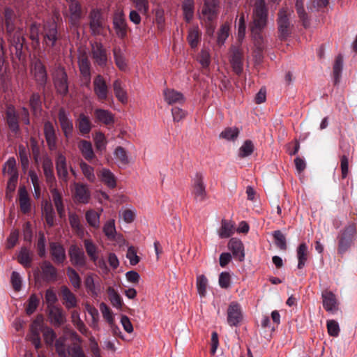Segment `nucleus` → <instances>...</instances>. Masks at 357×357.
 Listing matches in <instances>:
<instances>
[{
    "label": "nucleus",
    "instance_id": "50",
    "mask_svg": "<svg viewBox=\"0 0 357 357\" xmlns=\"http://www.w3.org/2000/svg\"><path fill=\"white\" fill-rule=\"evenodd\" d=\"M66 273L72 286L78 289L81 287L82 280L77 272L72 267L67 268Z\"/></svg>",
    "mask_w": 357,
    "mask_h": 357
},
{
    "label": "nucleus",
    "instance_id": "60",
    "mask_svg": "<svg viewBox=\"0 0 357 357\" xmlns=\"http://www.w3.org/2000/svg\"><path fill=\"white\" fill-rule=\"evenodd\" d=\"M39 298L36 294H31L27 301V305L26 307V313L28 315L33 314L37 309L39 305Z\"/></svg>",
    "mask_w": 357,
    "mask_h": 357
},
{
    "label": "nucleus",
    "instance_id": "7",
    "mask_svg": "<svg viewBox=\"0 0 357 357\" xmlns=\"http://www.w3.org/2000/svg\"><path fill=\"white\" fill-rule=\"evenodd\" d=\"M192 195L197 202H202L207 198L204 176L201 173H196L192 180Z\"/></svg>",
    "mask_w": 357,
    "mask_h": 357
},
{
    "label": "nucleus",
    "instance_id": "18",
    "mask_svg": "<svg viewBox=\"0 0 357 357\" xmlns=\"http://www.w3.org/2000/svg\"><path fill=\"white\" fill-rule=\"evenodd\" d=\"M6 120L10 130L17 133L20 130L19 115L13 105H8L6 109Z\"/></svg>",
    "mask_w": 357,
    "mask_h": 357
},
{
    "label": "nucleus",
    "instance_id": "43",
    "mask_svg": "<svg viewBox=\"0 0 357 357\" xmlns=\"http://www.w3.org/2000/svg\"><path fill=\"white\" fill-rule=\"evenodd\" d=\"M29 106L33 115L36 116L42 110V101L38 93H33L30 97Z\"/></svg>",
    "mask_w": 357,
    "mask_h": 357
},
{
    "label": "nucleus",
    "instance_id": "4",
    "mask_svg": "<svg viewBox=\"0 0 357 357\" xmlns=\"http://www.w3.org/2000/svg\"><path fill=\"white\" fill-rule=\"evenodd\" d=\"M52 79L56 93L65 97L69 92V82L65 68L61 65L55 67L52 73Z\"/></svg>",
    "mask_w": 357,
    "mask_h": 357
},
{
    "label": "nucleus",
    "instance_id": "36",
    "mask_svg": "<svg viewBox=\"0 0 357 357\" xmlns=\"http://www.w3.org/2000/svg\"><path fill=\"white\" fill-rule=\"evenodd\" d=\"M165 99L169 105L174 103H183L185 98L183 95L174 89H166L164 91Z\"/></svg>",
    "mask_w": 357,
    "mask_h": 357
},
{
    "label": "nucleus",
    "instance_id": "28",
    "mask_svg": "<svg viewBox=\"0 0 357 357\" xmlns=\"http://www.w3.org/2000/svg\"><path fill=\"white\" fill-rule=\"evenodd\" d=\"M61 295L63 298V304L67 309L74 308L77 306L76 296L66 286L61 287Z\"/></svg>",
    "mask_w": 357,
    "mask_h": 357
},
{
    "label": "nucleus",
    "instance_id": "61",
    "mask_svg": "<svg viewBox=\"0 0 357 357\" xmlns=\"http://www.w3.org/2000/svg\"><path fill=\"white\" fill-rule=\"evenodd\" d=\"M100 310L102 314L103 318L108 322L111 327H113L114 318L109 307L105 303H101Z\"/></svg>",
    "mask_w": 357,
    "mask_h": 357
},
{
    "label": "nucleus",
    "instance_id": "35",
    "mask_svg": "<svg viewBox=\"0 0 357 357\" xmlns=\"http://www.w3.org/2000/svg\"><path fill=\"white\" fill-rule=\"evenodd\" d=\"M18 262L24 268H29L33 261V252L26 247H22L17 255Z\"/></svg>",
    "mask_w": 357,
    "mask_h": 357
},
{
    "label": "nucleus",
    "instance_id": "58",
    "mask_svg": "<svg viewBox=\"0 0 357 357\" xmlns=\"http://www.w3.org/2000/svg\"><path fill=\"white\" fill-rule=\"evenodd\" d=\"M197 289L199 294L202 297H204L206 294V287L208 285V280L204 275H200L197 277Z\"/></svg>",
    "mask_w": 357,
    "mask_h": 357
},
{
    "label": "nucleus",
    "instance_id": "1",
    "mask_svg": "<svg viewBox=\"0 0 357 357\" xmlns=\"http://www.w3.org/2000/svg\"><path fill=\"white\" fill-rule=\"evenodd\" d=\"M268 10L264 0H256L249 29L255 47L261 51L264 47L263 31L267 25Z\"/></svg>",
    "mask_w": 357,
    "mask_h": 357
},
{
    "label": "nucleus",
    "instance_id": "62",
    "mask_svg": "<svg viewBox=\"0 0 357 357\" xmlns=\"http://www.w3.org/2000/svg\"><path fill=\"white\" fill-rule=\"evenodd\" d=\"M40 24L33 22L29 27V38L33 43H36L37 45L40 43L39 33H40Z\"/></svg>",
    "mask_w": 357,
    "mask_h": 357
},
{
    "label": "nucleus",
    "instance_id": "45",
    "mask_svg": "<svg viewBox=\"0 0 357 357\" xmlns=\"http://www.w3.org/2000/svg\"><path fill=\"white\" fill-rule=\"evenodd\" d=\"M307 246L306 243H303L300 244L297 248V258H298V268L301 269L304 267L305 262L307 260Z\"/></svg>",
    "mask_w": 357,
    "mask_h": 357
},
{
    "label": "nucleus",
    "instance_id": "20",
    "mask_svg": "<svg viewBox=\"0 0 357 357\" xmlns=\"http://www.w3.org/2000/svg\"><path fill=\"white\" fill-rule=\"evenodd\" d=\"M75 202L79 204H87L91 197V192L86 185L75 183L73 193Z\"/></svg>",
    "mask_w": 357,
    "mask_h": 357
},
{
    "label": "nucleus",
    "instance_id": "47",
    "mask_svg": "<svg viewBox=\"0 0 357 357\" xmlns=\"http://www.w3.org/2000/svg\"><path fill=\"white\" fill-rule=\"evenodd\" d=\"M239 132L240 131L236 127H227L220 132L219 137L227 141H234L238 138Z\"/></svg>",
    "mask_w": 357,
    "mask_h": 357
},
{
    "label": "nucleus",
    "instance_id": "64",
    "mask_svg": "<svg viewBox=\"0 0 357 357\" xmlns=\"http://www.w3.org/2000/svg\"><path fill=\"white\" fill-rule=\"evenodd\" d=\"M275 245L280 250H285L287 249L286 238L283 234L278 230L275 231L273 234Z\"/></svg>",
    "mask_w": 357,
    "mask_h": 357
},
{
    "label": "nucleus",
    "instance_id": "51",
    "mask_svg": "<svg viewBox=\"0 0 357 357\" xmlns=\"http://www.w3.org/2000/svg\"><path fill=\"white\" fill-rule=\"evenodd\" d=\"M103 232L109 240H114L116 238V231L115 227L114 220H109L103 226Z\"/></svg>",
    "mask_w": 357,
    "mask_h": 357
},
{
    "label": "nucleus",
    "instance_id": "41",
    "mask_svg": "<svg viewBox=\"0 0 357 357\" xmlns=\"http://www.w3.org/2000/svg\"><path fill=\"white\" fill-rule=\"evenodd\" d=\"M71 319L73 325L84 335L89 336L90 333L86 327L84 323L81 320L79 314L77 311H73L71 313Z\"/></svg>",
    "mask_w": 357,
    "mask_h": 357
},
{
    "label": "nucleus",
    "instance_id": "57",
    "mask_svg": "<svg viewBox=\"0 0 357 357\" xmlns=\"http://www.w3.org/2000/svg\"><path fill=\"white\" fill-rule=\"evenodd\" d=\"M229 29L230 27L228 24L225 23L221 25L218 32L217 42L218 45H222L224 44L229 36Z\"/></svg>",
    "mask_w": 357,
    "mask_h": 357
},
{
    "label": "nucleus",
    "instance_id": "21",
    "mask_svg": "<svg viewBox=\"0 0 357 357\" xmlns=\"http://www.w3.org/2000/svg\"><path fill=\"white\" fill-rule=\"evenodd\" d=\"M43 132L46 142L50 150L56 149L57 137L54 125L50 121L44 123Z\"/></svg>",
    "mask_w": 357,
    "mask_h": 357
},
{
    "label": "nucleus",
    "instance_id": "5",
    "mask_svg": "<svg viewBox=\"0 0 357 357\" xmlns=\"http://www.w3.org/2000/svg\"><path fill=\"white\" fill-rule=\"evenodd\" d=\"M218 1L204 0L199 14V19L205 24H213L218 16Z\"/></svg>",
    "mask_w": 357,
    "mask_h": 357
},
{
    "label": "nucleus",
    "instance_id": "24",
    "mask_svg": "<svg viewBox=\"0 0 357 357\" xmlns=\"http://www.w3.org/2000/svg\"><path fill=\"white\" fill-rule=\"evenodd\" d=\"M95 122L111 126L114 123V114L107 109L97 108L93 112Z\"/></svg>",
    "mask_w": 357,
    "mask_h": 357
},
{
    "label": "nucleus",
    "instance_id": "11",
    "mask_svg": "<svg viewBox=\"0 0 357 357\" xmlns=\"http://www.w3.org/2000/svg\"><path fill=\"white\" fill-rule=\"evenodd\" d=\"M58 119L65 138L70 139L73 135V123L63 107L59 109Z\"/></svg>",
    "mask_w": 357,
    "mask_h": 357
},
{
    "label": "nucleus",
    "instance_id": "37",
    "mask_svg": "<svg viewBox=\"0 0 357 357\" xmlns=\"http://www.w3.org/2000/svg\"><path fill=\"white\" fill-rule=\"evenodd\" d=\"M19 202L20 209L23 213H27L31 210L30 199L28 192L24 186L19 189Z\"/></svg>",
    "mask_w": 357,
    "mask_h": 357
},
{
    "label": "nucleus",
    "instance_id": "6",
    "mask_svg": "<svg viewBox=\"0 0 357 357\" xmlns=\"http://www.w3.org/2000/svg\"><path fill=\"white\" fill-rule=\"evenodd\" d=\"M31 73L38 88L44 91L48 77L46 67L40 59H38L33 61L31 67Z\"/></svg>",
    "mask_w": 357,
    "mask_h": 357
},
{
    "label": "nucleus",
    "instance_id": "22",
    "mask_svg": "<svg viewBox=\"0 0 357 357\" xmlns=\"http://www.w3.org/2000/svg\"><path fill=\"white\" fill-rule=\"evenodd\" d=\"M7 38L10 45L15 47L16 55L20 56L22 54L25 41V38L22 35L21 29L20 28L15 29L10 35H7Z\"/></svg>",
    "mask_w": 357,
    "mask_h": 357
},
{
    "label": "nucleus",
    "instance_id": "15",
    "mask_svg": "<svg viewBox=\"0 0 357 357\" xmlns=\"http://www.w3.org/2000/svg\"><path fill=\"white\" fill-rule=\"evenodd\" d=\"M89 26L92 33L100 35L103 29V20L100 10L93 9L89 14Z\"/></svg>",
    "mask_w": 357,
    "mask_h": 357
},
{
    "label": "nucleus",
    "instance_id": "44",
    "mask_svg": "<svg viewBox=\"0 0 357 357\" xmlns=\"http://www.w3.org/2000/svg\"><path fill=\"white\" fill-rule=\"evenodd\" d=\"M113 89L115 96L121 103L125 104L128 101V96L126 91L121 86V82L116 79L113 82Z\"/></svg>",
    "mask_w": 357,
    "mask_h": 357
},
{
    "label": "nucleus",
    "instance_id": "26",
    "mask_svg": "<svg viewBox=\"0 0 357 357\" xmlns=\"http://www.w3.org/2000/svg\"><path fill=\"white\" fill-rule=\"evenodd\" d=\"M113 24L118 37L120 38L126 37L128 25L122 13H116L114 15Z\"/></svg>",
    "mask_w": 357,
    "mask_h": 357
},
{
    "label": "nucleus",
    "instance_id": "39",
    "mask_svg": "<svg viewBox=\"0 0 357 357\" xmlns=\"http://www.w3.org/2000/svg\"><path fill=\"white\" fill-rule=\"evenodd\" d=\"M86 252L91 261H95L99 256V249L97 245L90 238L83 241Z\"/></svg>",
    "mask_w": 357,
    "mask_h": 357
},
{
    "label": "nucleus",
    "instance_id": "46",
    "mask_svg": "<svg viewBox=\"0 0 357 357\" xmlns=\"http://www.w3.org/2000/svg\"><path fill=\"white\" fill-rule=\"evenodd\" d=\"M194 0H183L182 8L183 11L184 18L186 22H190L194 15Z\"/></svg>",
    "mask_w": 357,
    "mask_h": 357
},
{
    "label": "nucleus",
    "instance_id": "31",
    "mask_svg": "<svg viewBox=\"0 0 357 357\" xmlns=\"http://www.w3.org/2000/svg\"><path fill=\"white\" fill-rule=\"evenodd\" d=\"M43 278L47 282H53L56 280L57 270L47 261H45L41 265Z\"/></svg>",
    "mask_w": 357,
    "mask_h": 357
},
{
    "label": "nucleus",
    "instance_id": "17",
    "mask_svg": "<svg viewBox=\"0 0 357 357\" xmlns=\"http://www.w3.org/2000/svg\"><path fill=\"white\" fill-rule=\"evenodd\" d=\"M230 62L234 72L240 75L243 71V53L241 49L238 47H231Z\"/></svg>",
    "mask_w": 357,
    "mask_h": 357
},
{
    "label": "nucleus",
    "instance_id": "19",
    "mask_svg": "<svg viewBox=\"0 0 357 357\" xmlns=\"http://www.w3.org/2000/svg\"><path fill=\"white\" fill-rule=\"evenodd\" d=\"M75 126L79 132L84 137L89 136L93 128L90 117L84 113H80L75 120Z\"/></svg>",
    "mask_w": 357,
    "mask_h": 357
},
{
    "label": "nucleus",
    "instance_id": "14",
    "mask_svg": "<svg viewBox=\"0 0 357 357\" xmlns=\"http://www.w3.org/2000/svg\"><path fill=\"white\" fill-rule=\"evenodd\" d=\"M71 264L76 267L83 268L86 265V257L84 250L76 245H72L68 250Z\"/></svg>",
    "mask_w": 357,
    "mask_h": 357
},
{
    "label": "nucleus",
    "instance_id": "52",
    "mask_svg": "<svg viewBox=\"0 0 357 357\" xmlns=\"http://www.w3.org/2000/svg\"><path fill=\"white\" fill-rule=\"evenodd\" d=\"M43 168L47 181L52 183L54 180L53 174V163L50 158H45L43 160Z\"/></svg>",
    "mask_w": 357,
    "mask_h": 357
},
{
    "label": "nucleus",
    "instance_id": "34",
    "mask_svg": "<svg viewBox=\"0 0 357 357\" xmlns=\"http://www.w3.org/2000/svg\"><path fill=\"white\" fill-rule=\"evenodd\" d=\"M234 233V224L231 220L222 219L218 234L221 238H227Z\"/></svg>",
    "mask_w": 357,
    "mask_h": 357
},
{
    "label": "nucleus",
    "instance_id": "48",
    "mask_svg": "<svg viewBox=\"0 0 357 357\" xmlns=\"http://www.w3.org/2000/svg\"><path fill=\"white\" fill-rule=\"evenodd\" d=\"M187 40L191 48H196L200 40V33L198 27L190 28L188 31Z\"/></svg>",
    "mask_w": 357,
    "mask_h": 357
},
{
    "label": "nucleus",
    "instance_id": "42",
    "mask_svg": "<svg viewBox=\"0 0 357 357\" xmlns=\"http://www.w3.org/2000/svg\"><path fill=\"white\" fill-rule=\"evenodd\" d=\"M100 213L93 209L88 210L85 213L87 223L95 229H98L100 227Z\"/></svg>",
    "mask_w": 357,
    "mask_h": 357
},
{
    "label": "nucleus",
    "instance_id": "54",
    "mask_svg": "<svg viewBox=\"0 0 357 357\" xmlns=\"http://www.w3.org/2000/svg\"><path fill=\"white\" fill-rule=\"evenodd\" d=\"M68 357H86L80 344L74 342L68 347Z\"/></svg>",
    "mask_w": 357,
    "mask_h": 357
},
{
    "label": "nucleus",
    "instance_id": "13",
    "mask_svg": "<svg viewBox=\"0 0 357 357\" xmlns=\"http://www.w3.org/2000/svg\"><path fill=\"white\" fill-rule=\"evenodd\" d=\"M278 25L280 39L285 40L290 34V22L287 11L284 8L278 13Z\"/></svg>",
    "mask_w": 357,
    "mask_h": 357
},
{
    "label": "nucleus",
    "instance_id": "16",
    "mask_svg": "<svg viewBox=\"0 0 357 357\" xmlns=\"http://www.w3.org/2000/svg\"><path fill=\"white\" fill-rule=\"evenodd\" d=\"M2 18L6 28V35H10L16 29L17 15L13 9L6 7L2 13Z\"/></svg>",
    "mask_w": 357,
    "mask_h": 357
},
{
    "label": "nucleus",
    "instance_id": "32",
    "mask_svg": "<svg viewBox=\"0 0 357 357\" xmlns=\"http://www.w3.org/2000/svg\"><path fill=\"white\" fill-rule=\"evenodd\" d=\"M100 181L109 188H114L116 186V178L109 169L102 168L98 174Z\"/></svg>",
    "mask_w": 357,
    "mask_h": 357
},
{
    "label": "nucleus",
    "instance_id": "63",
    "mask_svg": "<svg viewBox=\"0 0 357 357\" xmlns=\"http://www.w3.org/2000/svg\"><path fill=\"white\" fill-rule=\"evenodd\" d=\"M238 27V40L241 42L245 36L246 24L244 13L240 15L238 22L237 24Z\"/></svg>",
    "mask_w": 357,
    "mask_h": 357
},
{
    "label": "nucleus",
    "instance_id": "27",
    "mask_svg": "<svg viewBox=\"0 0 357 357\" xmlns=\"http://www.w3.org/2000/svg\"><path fill=\"white\" fill-rule=\"evenodd\" d=\"M228 248L231 251L234 258L240 261L244 260V247L241 241L236 238H231L228 243Z\"/></svg>",
    "mask_w": 357,
    "mask_h": 357
},
{
    "label": "nucleus",
    "instance_id": "30",
    "mask_svg": "<svg viewBox=\"0 0 357 357\" xmlns=\"http://www.w3.org/2000/svg\"><path fill=\"white\" fill-rule=\"evenodd\" d=\"M69 3L70 21L73 25H77L82 17L81 5L75 0L67 1Z\"/></svg>",
    "mask_w": 357,
    "mask_h": 357
},
{
    "label": "nucleus",
    "instance_id": "12",
    "mask_svg": "<svg viewBox=\"0 0 357 357\" xmlns=\"http://www.w3.org/2000/svg\"><path fill=\"white\" fill-rule=\"evenodd\" d=\"M93 85L97 99L100 102H104L108 98L109 87L103 77L100 75H96L93 79Z\"/></svg>",
    "mask_w": 357,
    "mask_h": 357
},
{
    "label": "nucleus",
    "instance_id": "25",
    "mask_svg": "<svg viewBox=\"0 0 357 357\" xmlns=\"http://www.w3.org/2000/svg\"><path fill=\"white\" fill-rule=\"evenodd\" d=\"M323 307L327 312L337 310V301L335 295L331 291L325 290L321 294Z\"/></svg>",
    "mask_w": 357,
    "mask_h": 357
},
{
    "label": "nucleus",
    "instance_id": "9",
    "mask_svg": "<svg viewBox=\"0 0 357 357\" xmlns=\"http://www.w3.org/2000/svg\"><path fill=\"white\" fill-rule=\"evenodd\" d=\"M43 317L42 315H38L33 321L30 326V333L29 334V340L32 342L36 349L41 347L40 331L44 328L43 327Z\"/></svg>",
    "mask_w": 357,
    "mask_h": 357
},
{
    "label": "nucleus",
    "instance_id": "38",
    "mask_svg": "<svg viewBox=\"0 0 357 357\" xmlns=\"http://www.w3.org/2000/svg\"><path fill=\"white\" fill-rule=\"evenodd\" d=\"M79 69L82 77L90 82L91 79V63L86 56L82 55L78 61Z\"/></svg>",
    "mask_w": 357,
    "mask_h": 357
},
{
    "label": "nucleus",
    "instance_id": "59",
    "mask_svg": "<svg viewBox=\"0 0 357 357\" xmlns=\"http://www.w3.org/2000/svg\"><path fill=\"white\" fill-rule=\"evenodd\" d=\"M3 173H7L10 176H18V172L16 168V161L15 160V158H10L6 163L5 164V166L3 169Z\"/></svg>",
    "mask_w": 357,
    "mask_h": 357
},
{
    "label": "nucleus",
    "instance_id": "10",
    "mask_svg": "<svg viewBox=\"0 0 357 357\" xmlns=\"http://www.w3.org/2000/svg\"><path fill=\"white\" fill-rule=\"evenodd\" d=\"M227 320L230 326H237L243 320V312L241 305L233 301L230 303L227 310Z\"/></svg>",
    "mask_w": 357,
    "mask_h": 357
},
{
    "label": "nucleus",
    "instance_id": "53",
    "mask_svg": "<svg viewBox=\"0 0 357 357\" xmlns=\"http://www.w3.org/2000/svg\"><path fill=\"white\" fill-rule=\"evenodd\" d=\"M342 63H343V57L342 55L339 54L335 61V63L333 65V77H334V82L335 84H337L340 81V78L341 76V73L342 70Z\"/></svg>",
    "mask_w": 357,
    "mask_h": 357
},
{
    "label": "nucleus",
    "instance_id": "29",
    "mask_svg": "<svg viewBox=\"0 0 357 357\" xmlns=\"http://www.w3.org/2000/svg\"><path fill=\"white\" fill-rule=\"evenodd\" d=\"M50 248L54 261L57 264H62L66 258L63 247L59 243L53 242L50 243Z\"/></svg>",
    "mask_w": 357,
    "mask_h": 357
},
{
    "label": "nucleus",
    "instance_id": "2",
    "mask_svg": "<svg viewBox=\"0 0 357 357\" xmlns=\"http://www.w3.org/2000/svg\"><path fill=\"white\" fill-rule=\"evenodd\" d=\"M41 35L43 45L49 54H54V51L59 50V43L61 36L58 31L57 23L54 19L44 22Z\"/></svg>",
    "mask_w": 357,
    "mask_h": 357
},
{
    "label": "nucleus",
    "instance_id": "55",
    "mask_svg": "<svg viewBox=\"0 0 357 357\" xmlns=\"http://www.w3.org/2000/svg\"><path fill=\"white\" fill-rule=\"evenodd\" d=\"M66 338L61 337L55 342V349L60 357H68V347L65 344Z\"/></svg>",
    "mask_w": 357,
    "mask_h": 357
},
{
    "label": "nucleus",
    "instance_id": "3",
    "mask_svg": "<svg viewBox=\"0 0 357 357\" xmlns=\"http://www.w3.org/2000/svg\"><path fill=\"white\" fill-rule=\"evenodd\" d=\"M356 227L354 223L347 225L337 236V254L343 256L354 243Z\"/></svg>",
    "mask_w": 357,
    "mask_h": 357
},
{
    "label": "nucleus",
    "instance_id": "33",
    "mask_svg": "<svg viewBox=\"0 0 357 357\" xmlns=\"http://www.w3.org/2000/svg\"><path fill=\"white\" fill-rule=\"evenodd\" d=\"M69 223L73 231L80 238H82L84 234V229L81 224L80 218L75 213H69L68 215Z\"/></svg>",
    "mask_w": 357,
    "mask_h": 357
},
{
    "label": "nucleus",
    "instance_id": "40",
    "mask_svg": "<svg viewBox=\"0 0 357 357\" xmlns=\"http://www.w3.org/2000/svg\"><path fill=\"white\" fill-rule=\"evenodd\" d=\"M52 200L57 211V213L60 218H63L65 216V208L63 203L62 196L59 193V192L54 188L51 190Z\"/></svg>",
    "mask_w": 357,
    "mask_h": 357
},
{
    "label": "nucleus",
    "instance_id": "49",
    "mask_svg": "<svg viewBox=\"0 0 357 357\" xmlns=\"http://www.w3.org/2000/svg\"><path fill=\"white\" fill-rule=\"evenodd\" d=\"M43 211L47 224L50 227H52L54 224L55 213L52 204L46 202L43 206Z\"/></svg>",
    "mask_w": 357,
    "mask_h": 357
},
{
    "label": "nucleus",
    "instance_id": "56",
    "mask_svg": "<svg viewBox=\"0 0 357 357\" xmlns=\"http://www.w3.org/2000/svg\"><path fill=\"white\" fill-rule=\"evenodd\" d=\"M114 58L115 63L121 70H125L127 67L124 56L120 48H114L113 50Z\"/></svg>",
    "mask_w": 357,
    "mask_h": 357
},
{
    "label": "nucleus",
    "instance_id": "23",
    "mask_svg": "<svg viewBox=\"0 0 357 357\" xmlns=\"http://www.w3.org/2000/svg\"><path fill=\"white\" fill-rule=\"evenodd\" d=\"M48 310V318L51 324L59 327L66 322V315L61 307L52 306Z\"/></svg>",
    "mask_w": 357,
    "mask_h": 357
},
{
    "label": "nucleus",
    "instance_id": "8",
    "mask_svg": "<svg viewBox=\"0 0 357 357\" xmlns=\"http://www.w3.org/2000/svg\"><path fill=\"white\" fill-rule=\"evenodd\" d=\"M91 58L95 65L104 68L107 63V52L103 45L100 42H94L91 44Z\"/></svg>",
    "mask_w": 357,
    "mask_h": 357
}]
</instances>
